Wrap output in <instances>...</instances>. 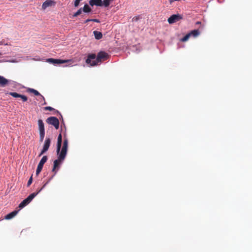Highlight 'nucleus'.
<instances>
[{"label":"nucleus","instance_id":"obj_26","mask_svg":"<svg viewBox=\"0 0 252 252\" xmlns=\"http://www.w3.org/2000/svg\"><path fill=\"white\" fill-rule=\"evenodd\" d=\"M43 167V165H41V164H38L37 165V167L36 170V175L37 176L41 171L42 170V168Z\"/></svg>","mask_w":252,"mask_h":252},{"label":"nucleus","instance_id":"obj_25","mask_svg":"<svg viewBox=\"0 0 252 252\" xmlns=\"http://www.w3.org/2000/svg\"><path fill=\"white\" fill-rule=\"evenodd\" d=\"M82 11H83V10H82V8H79L75 13H74L72 15L71 18H74L79 16V15H80L82 13Z\"/></svg>","mask_w":252,"mask_h":252},{"label":"nucleus","instance_id":"obj_35","mask_svg":"<svg viewBox=\"0 0 252 252\" xmlns=\"http://www.w3.org/2000/svg\"><path fill=\"white\" fill-rule=\"evenodd\" d=\"M58 170H57V168H55L53 167V169H52V171L54 172V174L53 175H55L56 174V173H57V171Z\"/></svg>","mask_w":252,"mask_h":252},{"label":"nucleus","instance_id":"obj_34","mask_svg":"<svg viewBox=\"0 0 252 252\" xmlns=\"http://www.w3.org/2000/svg\"><path fill=\"white\" fill-rule=\"evenodd\" d=\"M32 176L29 179V181L27 183V187H29L32 184Z\"/></svg>","mask_w":252,"mask_h":252},{"label":"nucleus","instance_id":"obj_45","mask_svg":"<svg viewBox=\"0 0 252 252\" xmlns=\"http://www.w3.org/2000/svg\"><path fill=\"white\" fill-rule=\"evenodd\" d=\"M10 62H12V63H14L15 62V60H12L11 61H10Z\"/></svg>","mask_w":252,"mask_h":252},{"label":"nucleus","instance_id":"obj_7","mask_svg":"<svg viewBox=\"0 0 252 252\" xmlns=\"http://www.w3.org/2000/svg\"><path fill=\"white\" fill-rule=\"evenodd\" d=\"M62 135L61 133H60L58 135V139H57V149H56V152L57 153H61L62 150Z\"/></svg>","mask_w":252,"mask_h":252},{"label":"nucleus","instance_id":"obj_30","mask_svg":"<svg viewBox=\"0 0 252 252\" xmlns=\"http://www.w3.org/2000/svg\"><path fill=\"white\" fill-rule=\"evenodd\" d=\"M48 149L43 147L40 153H39L38 157H41L42 155L46 153L48 151Z\"/></svg>","mask_w":252,"mask_h":252},{"label":"nucleus","instance_id":"obj_48","mask_svg":"<svg viewBox=\"0 0 252 252\" xmlns=\"http://www.w3.org/2000/svg\"><path fill=\"white\" fill-rule=\"evenodd\" d=\"M44 188H45V187H44L43 186V187H42V188H41L40 189H43Z\"/></svg>","mask_w":252,"mask_h":252},{"label":"nucleus","instance_id":"obj_22","mask_svg":"<svg viewBox=\"0 0 252 252\" xmlns=\"http://www.w3.org/2000/svg\"><path fill=\"white\" fill-rule=\"evenodd\" d=\"M37 195V193L33 192L30 194L27 197V199L28 200V201L31 202L32 200Z\"/></svg>","mask_w":252,"mask_h":252},{"label":"nucleus","instance_id":"obj_20","mask_svg":"<svg viewBox=\"0 0 252 252\" xmlns=\"http://www.w3.org/2000/svg\"><path fill=\"white\" fill-rule=\"evenodd\" d=\"M48 160V157L47 156H44L41 160H40L38 164H41V165L44 166V164Z\"/></svg>","mask_w":252,"mask_h":252},{"label":"nucleus","instance_id":"obj_18","mask_svg":"<svg viewBox=\"0 0 252 252\" xmlns=\"http://www.w3.org/2000/svg\"><path fill=\"white\" fill-rule=\"evenodd\" d=\"M113 0H102V6L107 7L109 6Z\"/></svg>","mask_w":252,"mask_h":252},{"label":"nucleus","instance_id":"obj_10","mask_svg":"<svg viewBox=\"0 0 252 252\" xmlns=\"http://www.w3.org/2000/svg\"><path fill=\"white\" fill-rule=\"evenodd\" d=\"M11 80L7 79L3 76L0 75V86L1 87H5Z\"/></svg>","mask_w":252,"mask_h":252},{"label":"nucleus","instance_id":"obj_46","mask_svg":"<svg viewBox=\"0 0 252 252\" xmlns=\"http://www.w3.org/2000/svg\"><path fill=\"white\" fill-rule=\"evenodd\" d=\"M4 61L3 60H0V63H2V62H3Z\"/></svg>","mask_w":252,"mask_h":252},{"label":"nucleus","instance_id":"obj_14","mask_svg":"<svg viewBox=\"0 0 252 252\" xmlns=\"http://www.w3.org/2000/svg\"><path fill=\"white\" fill-rule=\"evenodd\" d=\"M30 201L26 198L24 199L19 205L18 207L21 209L30 203Z\"/></svg>","mask_w":252,"mask_h":252},{"label":"nucleus","instance_id":"obj_47","mask_svg":"<svg viewBox=\"0 0 252 252\" xmlns=\"http://www.w3.org/2000/svg\"><path fill=\"white\" fill-rule=\"evenodd\" d=\"M2 55V53L0 52V57Z\"/></svg>","mask_w":252,"mask_h":252},{"label":"nucleus","instance_id":"obj_32","mask_svg":"<svg viewBox=\"0 0 252 252\" xmlns=\"http://www.w3.org/2000/svg\"><path fill=\"white\" fill-rule=\"evenodd\" d=\"M82 0H75L74 1V6L75 7H77L79 6V4L80 3V2L82 1Z\"/></svg>","mask_w":252,"mask_h":252},{"label":"nucleus","instance_id":"obj_44","mask_svg":"<svg viewBox=\"0 0 252 252\" xmlns=\"http://www.w3.org/2000/svg\"><path fill=\"white\" fill-rule=\"evenodd\" d=\"M196 25H199V24H201V22L200 21H197L196 22Z\"/></svg>","mask_w":252,"mask_h":252},{"label":"nucleus","instance_id":"obj_37","mask_svg":"<svg viewBox=\"0 0 252 252\" xmlns=\"http://www.w3.org/2000/svg\"><path fill=\"white\" fill-rule=\"evenodd\" d=\"M7 45L8 44L7 43H5L4 41H1L0 42V45Z\"/></svg>","mask_w":252,"mask_h":252},{"label":"nucleus","instance_id":"obj_42","mask_svg":"<svg viewBox=\"0 0 252 252\" xmlns=\"http://www.w3.org/2000/svg\"><path fill=\"white\" fill-rule=\"evenodd\" d=\"M42 190V189H37L35 193H37V194Z\"/></svg>","mask_w":252,"mask_h":252},{"label":"nucleus","instance_id":"obj_12","mask_svg":"<svg viewBox=\"0 0 252 252\" xmlns=\"http://www.w3.org/2000/svg\"><path fill=\"white\" fill-rule=\"evenodd\" d=\"M44 110H48V111H55V112L58 114H59L60 116H61V118L62 119V121H63V124L64 126V124L63 123V116L62 115H61V113L57 110L54 109V108L51 107V106H46L45 107H44Z\"/></svg>","mask_w":252,"mask_h":252},{"label":"nucleus","instance_id":"obj_2","mask_svg":"<svg viewBox=\"0 0 252 252\" xmlns=\"http://www.w3.org/2000/svg\"><path fill=\"white\" fill-rule=\"evenodd\" d=\"M68 148V140L67 138H64L63 142V146L61 150V153H57L58 159H55L53 162V167L57 168L59 170L60 165L63 161L64 160L67 152Z\"/></svg>","mask_w":252,"mask_h":252},{"label":"nucleus","instance_id":"obj_38","mask_svg":"<svg viewBox=\"0 0 252 252\" xmlns=\"http://www.w3.org/2000/svg\"><path fill=\"white\" fill-rule=\"evenodd\" d=\"M139 19V17H134L132 19V21H137Z\"/></svg>","mask_w":252,"mask_h":252},{"label":"nucleus","instance_id":"obj_33","mask_svg":"<svg viewBox=\"0 0 252 252\" xmlns=\"http://www.w3.org/2000/svg\"><path fill=\"white\" fill-rule=\"evenodd\" d=\"M20 98H21L22 99L23 102H26L28 100L27 96L23 94H21Z\"/></svg>","mask_w":252,"mask_h":252},{"label":"nucleus","instance_id":"obj_6","mask_svg":"<svg viewBox=\"0 0 252 252\" xmlns=\"http://www.w3.org/2000/svg\"><path fill=\"white\" fill-rule=\"evenodd\" d=\"M27 92L29 93H33L36 96H39L41 99L44 100V103L42 104V105H46L47 104L45 101L44 97L41 95L37 90L32 88H28L27 89Z\"/></svg>","mask_w":252,"mask_h":252},{"label":"nucleus","instance_id":"obj_17","mask_svg":"<svg viewBox=\"0 0 252 252\" xmlns=\"http://www.w3.org/2000/svg\"><path fill=\"white\" fill-rule=\"evenodd\" d=\"M93 33L96 39L99 40L102 37V33L100 32L94 31Z\"/></svg>","mask_w":252,"mask_h":252},{"label":"nucleus","instance_id":"obj_27","mask_svg":"<svg viewBox=\"0 0 252 252\" xmlns=\"http://www.w3.org/2000/svg\"><path fill=\"white\" fill-rule=\"evenodd\" d=\"M9 94L15 98L20 97V96H21V94H19L16 92H10L9 93Z\"/></svg>","mask_w":252,"mask_h":252},{"label":"nucleus","instance_id":"obj_8","mask_svg":"<svg viewBox=\"0 0 252 252\" xmlns=\"http://www.w3.org/2000/svg\"><path fill=\"white\" fill-rule=\"evenodd\" d=\"M18 213V210H14L10 213L5 215L4 218L1 219L0 220H10L12 219L14 216H15L17 213Z\"/></svg>","mask_w":252,"mask_h":252},{"label":"nucleus","instance_id":"obj_50","mask_svg":"<svg viewBox=\"0 0 252 252\" xmlns=\"http://www.w3.org/2000/svg\"><path fill=\"white\" fill-rule=\"evenodd\" d=\"M40 100H41V101L42 100V101H44V100L41 99L40 98Z\"/></svg>","mask_w":252,"mask_h":252},{"label":"nucleus","instance_id":"obj_36","mask_svg":"<svg viewBox=\"0 0 252 252\" xmlns=\"http://www.w3.org/2000/svg\"><path fill=\"white\" fill-rule=\"evenodd\" d=\"M91 21L96 22V23L100 22V21L97 19H91Z\"/></svg>","mask_w":252,"mask_h":252},{"label":"nucleus","instance_id":"obj_24","mask_svg":"<svg viewBox=\"0 0 252 252\" xmlns=\"http://www.w3.org/2000/svg\"><path fill=\"white\" fill-rule=\"evenodd\" d=\"M37 195V193L33 192L30 194L27 197V199L28 200V201L31 202L32 200Z\"/></svg>","mask_w":252,"mask_h":252},{"label":"nucleus","instance_id":"obj_31","mask_svg":"<svg viewBox=\"0 0 252 252\" xmlns=\"http://www.w3.org/2000/svg\"><path fill=\"white\" fill-rule=\"evenodd\" d=\"M48 149L43 147L40 153H39L38 157H41L42 155L46 153L48 151Z\"/></svg>","mask_w":252,"mask_h":252},{"label":"nucleus","instance_id":"obj_19","mask_svg":"<svg viewBox=\"0 0 252 252\" xmlns=\"http://www.w3.org/2000/svg\"><path fill=\"white\" fill-rule=\"evenodd\" d=\"M189 33L190 34V36L196 37L200 34V32L198 30L195 29L191 31Z\"/></svg>","mask_w":252,"mask_h":252},{"label":"nucleus","instance_id":"obj_16","mask_svg":"<svg viewBox=\"0 0 252 252\" xmlns=\"http://www.w3.org/2000/svg\"><path fill=\"white\" fill-rule=\"evenodd\" d=\"M81 8L83 11L85 13H90L92 11L91 7L87 3L84 5L83 7Z\"/></svg>","mask_w":252,"mask_h":252},{"label":"nucleus","instance_id":"obj_13","mask_svg":"<svg viewBox=\"0 0 252 252\" xmlns=\"http://www.w3.org/2000/svg\"><path fill=\"white\" fill-rule=\"evenodd\" d=\"M38 125L39 132L45 131L44 124L42 120H38Z\"/></svg>","mask_w":252,"mask_h":252},{"label":"nucleus","instance_id":"obj_39","mask_svg":"<svg viewBox=\"0 0 252 252\" xmlns=\"http://www.w3.org/2000/svg\"><path fill=\"white\" fill-rule=\"evenodd\" d=\"M54 176H55L54 175H52V176H51V177H50V178L48 180L47 182H48V183H49V182L51 181V180L54 178Z\"/></svg>","mask_w":252,"mask_h":252},{"label":"nucleus","instance_id":"obj_29","mask_svg":"<svg viewBox=\"0 0 252 252\" xmlns=\"http://www.w3.org/2000/svg\"><path fill=\"white\" fill-rule=\"evenodd\" d=\"M190 36V34H189V33L187 34L182 38H181V41L182 42L187 41L189 39Z\"/></svg>","mask_w":252,"mask_h":252},{"label":"nucleus","instance_id":"obj_41","mask_svg":"<svg viewBox=\"0 0 252 252\" xmlns=\"http://www.w3.org/2000/svg\"><path fill=\"white\" fill-rule=\"evenodd\" d=\"M91 19H88L86 20H85V21L84 22V23H87L89 22H91Z\"/></svg>","mask_w":252,"mask_h":252},{"label":"nucleus","instance_id":"obj_23","mask_svg":"<svg viewBox=\"0 0 252 252\" xmlns=\"http://www.w3.org/2000/svg\"><path fill=\"white\" fill-rule=\"evenodd\" d=\"M37 195V193L33 192L30 194L27 197V199L28 200V201L31 202L32 200Z\"/></svg>","mask_w":252,"mask_h":252},{"label":"nucleus","instance_id":"obj_9","mask_svg":"<svg viewBox=\"0 0 252 252\" xmlns=\"http://www.w3.org/2000/svg\"><path fill=\"white\" fill-rule=\"evenodd\" d=\"M55 4V2L52 0H46L45 2H44L42 5V8L43 9H45L46 8L52 6V5H54Z\"/></svg>","mask_w":252,"mask_h":252},{"label":"nucleus","instance_id":"obj_49","mask_svg":"<svg viewBox=\"0 0 252 252\" xmlns=\"http://www.w3.org/2000/svg\"><path fill=\"white\" fill-rule=\"evenodd\" d=\"M68 65H63V66H67Z\"/></svg>","mask_w":252,"mask_h":252},{"label":"nucleus","instance_id":"obj_1","mask_svg":"<svg viewBox=\"0 0 252 252\" xmlns=\"http://www.w3.org/2000/svg\"><path fill=\"white\" fill-rule=\"evenodd\" d=\"M109 55L104 51H100L97 56L95 54H89L86 60V63L91 66L97 65L100 64L103 61L107 60Z\"/></svg>","mask_w":252,"mask_h":252},{"label":"nucleus","instance_id":"obj_43","mask_svg":"<svg viewBox=\"0 0 252 252\" xmlns=\"http://www.w3.org/2000/svg\"><path fill=\"white\" fill-rule=\"evenodd\" d=\"M49 183L47 181L46 183H45L44 185L43 186L44 187H45Z\"/></svg>","mask_w":252,"mask_h":252},{"label":"nucleus","instance_id":"obj_15","mask_svg":"<svg viewBox=\"0 0 252 252\" xmlns=\"http://www.w3.org/2000/svg\"><path fill=\"white\" fill-rule=\"evenodd\" d=\"M51 139L49 137H46L43 144V147L49 149L51 145Z\"/></svg>","mask_w":252,"mask_h":252},{"label":"nucleus","instance_id":"obj_40","mask_svg":"<svg viewBox=\"0 0 252 252\" xmlns=\"http://www.w3.org/2000/svg\"><path fill=\"white\" fill-rule=\"evenodd\" d=\"M179 0H169V2L170 4L172 3L175 1H179Z\"/></svg>","mask_w":252,"mask_h":252},{"label":"nucleus","instance_id":"obj_5","mask_svg":"<svg viewBox=\"0 0 252 252\" xmlns=\"http://www.w3.org/2000/svg\"><path fill=\"white\" fill-rule=\"evenodd\" d=\"M183 18L182 15L179 14H173L168 18L167 21L170 24H172L179 21L182 19Z\"/></svg>","mask_w":252,"mask_h":252},{"label":"nucleus","instance_id":"obj_11","mask_svg":"<svg viewBox=\"0 0 252 252\" xmlns=\"http://www.w3.org/2000/svg\"><path fill=\"white\" fill-rule=\"evenodd\" d=\"M89 4L92 6L94 5L97 6H102V0H90Z\"/></svg>","mask_w":252,"mask_h":252},{"label":"nucleus","instance_id":"obj_28","mask_svg":"<svg viewBox=\"0 0 252 252\" xmlns=\"http://www.w3.org/2000/svg\"><path fill=\"white\" fill-rule=\"evenodd\" d=\"M44 136H45V131L39 132V141H40V142H42L43 141Z\"/></svg>","mask_w":252,"mask_h":252},{"label":"nucleus","instance_id":"obj_3","mask_svg":"<svg viewBox=\"0 0 252 252\" xmlns=\"http://www.w3.org/2000/svg\"><path fill=\"white\" fill-rule=\"evenodd\" d=\"M47 62L54 65L61 64L71 62L70 60H63L60 59L48 58Z\"/></svg>","mask_w":252,"mask_h":252},{"label":"nucleus","instance_id":"obj_4","mask_svg":"<svg viewBox=\"0 0 252 252\" xmlns=\"http://www.w3.org/2000/svg\"><path fill=\"white\" fill-rule=\"evenodd\" d=\"M46 122L53 126L56 129H59L60 126V122L57 118L56 117H50L46 120Z\"/></svg>","mask_w":252,"mask_h":252},{"label":"nucleus","instance_id":"obj_21","mask_svg":"<svg viewBox=\"0 0 252 252\" xmlns=\"http://www.w3.org/2000/svg\"><path fill=\"white\" fill-rule=\"evenodd\" d=\"M37 195V193L33 192L30 194L27 197V199L28 200V201L31 202L32 200Z\"/></svg>","mask_w":252,"mask_h":252}]
</instances>
